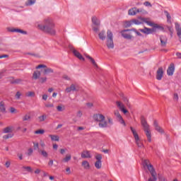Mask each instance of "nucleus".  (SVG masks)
<instances>
[{
  "mask_svg": "<svg viewBox=\"0 0 181 181\" xmlns=\"http://www.w3.org/2000/svg\"><path fill=\"white\" fill-rule=\"evenodd\" d=\"M47 94H44L42 95V100H44V101H46L47 100Z\"/></svg>",
  "mask_w": 181,
  "mask_h": 181,
  "instance_id": "obj_63",
  "label": "nucleus"
},
{
  "mask_svg": "<svg viewBox=\"0 0 181 181\" xmlns=\"http://www.w3.org/2000/svg\"><path fill=\"white\" fill-rule=\"evenodd\" d=\"M49 138H51L52 141H59L60 139V137L59 136L49 134Z\"/></svg>",
  "mask_w": 181,
  "mask_h": 181,
  "instance_id": "obj_36",
  "label": "nucleus"
},
{
  "mask_svg": "<svg viewBox=\"0 0 181 181\" xmlns=\"http://www.w3.org/2000/svg\"><path fill=\"white\" fill-rule=\"evenodd\" d=\"M175 30L177 32V35L178 36L179 41L181 43V27H180V25L178 24V23H175Z\"/></svg>",
  "mask_w": 181,
  "mask_h": 181,
  "instance_id": "obj_17",
  "label": "nucleus"
},
{
  "mask_svg": "<svg viewBox=\"0 0 181 181\" xmlns=\"http://www.w3.org/2000/svg\"><path fill=\"white\" fill-rule=\"evenodd\" d=\"M164 13L167 18V22L168 23H170L172 22L171 21L172 17L170 16V13H169L168 11H164Z\"/></svg>",
  "mask_w": 181,
  "mask_h": 181,
  "instance_id": "obj_29",
  "label": "nucleus"
},
{
  "mask_svg": "<svg viewBox=\"0 0 181 181\" xmlns=\"http://www.w3.org/2000/svg\"><path fill=\"white\" fill-rule=\"evenodd\" d=\"M92 29L93 31L95 32V33H97L98 32V30H100V26H94V25H92Z\"/></svg>",
  "mask_w": 181,
  "mask_h": 181,
  "instance_id": "obj_46",
  "label": "nucleus"
},
{
  "mask_svg": "<svg viewBox=\"0 0 181 181\" xmlns=\"http://www.w3.org/2000/svg\"><path fill=\"white\" fill-rule=\"evenodd\" d=\"M153 125L155 127L156 131H157L160 134H163L164 133L163 129L159 126V124H158V121L154 120Z\"/></svg>",
  "mask_w": 181,
  "mask_h": 181,
  "instance_id": "obj_20",
  "label": "nucleus"
},
{
  "mask_svg": "<svg viewBox=\"0 0 181 181\" xmlns=\"http://www.w3.org/2000/svg\"><path fill=\"white\" fill-rule=\"evenodd\" d=\"M145 23L148 25V26H152L153 28V29H161V30H164V28L158 25V24H155L151 21H145Z\"/></svg>",
  "mask_w": 181,
  "mask_h": 181,
  "instance_id": "obj_16",
  "label": "nucleus"
},
{
  "mask_svg": "<svg viewBox=\"0 0 181 181\" xmlns=\"http://www.w3.org/2000/svg\"><path fill=\"white\" fill-rule=\"evenodd\" d=\"M31 118H32V113L28 112L24 116L23 121H30Z\"/></svg>",
  "mask_w": 181,
  "mask_h": 181,
  "instance_id": "obj_34",
  "label": "nucleus"
},
{
  "mask_svg": "<svg viewBox=\"0 0 181 181\" xmlns=\"http://www.w3.org/2000/svg\"><path fill=\"white\" fill-rule=\"evenodd\" d=\"M81 158L83 159L86 158H91V154L90 153V151H86L81 153Z\"/></svg>",
  "mask_w": 181,
  "mask_h": 181,
  "instance_id": "obj_21",
  "label": "nucleus"
},
{
  "mask_svg": "<svg viewBox=\"0 0 181 181\" xmlns=\"http://www.w3.org/2000/svg\"><path fill=\"white\" fill-rule=\"evenodd\" d=\"M95 158L96 159V162L95 163V168H96V169H101L103 167V155L97 154Z\"/></svg>",
  "mask_w": 181,
  "mask_h": 181,
  "instance_id": "obj_7",
  "label": "nucleus"
},
{
  "mask_svg": "<svg viewBox=\"0 0 181 181\" xmlns=\"http://www.w3.org/2000/svg\"><path fill=\"white\" fill-rule=\"evenodd\" d=\"M23 169L25 170H27L28 172L32 173V168L27 166V167H23Z\"/></svg>",
  "mask_w": 181,
  "mask_h": 181,
  "instance_id": "obj_54",
  "label": "nucleus"
},
{
  "mask_svg": "<svg viewBox=\"0 0 181 181\" xmlns=\"http://www.w3.org/2000/svg\"><path fill=\"white\" fill-rule=\"evenodd\" d=\"M0 111L1 112H6V109L5 108V103H4V101L0 102Z\"/></svg>",
  "mask_w": 181,
  "mask_h": 181,
  "instance_id": "obj_35",
  "label": "nucleus"
},
{
  "mask_svg": "<svg viewBox=\"0 0 181 181\" xmlns=\"http://www.w3.org/2000/svg\"><path fill=\"white\" fill-rule=\"evenodd\" d=\"M121 97H122V100H123L124 103H125L127 104V105H129L128 98L125 97V95H124V94H122Z\"/></svg>",
  "mask_w": 181,
  "mask_h": 181,
  "instance_id": "obj_39",
  "label": "nucleus"
},
{
  "mask_svg": "<svg viewBox=\"0 0 181 181\" xmlns=\"http://www.w3.org/2000/svg\"><path fill=\"white\" fill-rule=\"evenodd\" d=\"M132 21L134 25H141V23H142V22L139 21V20H137V19H134Z\"/></svg>",
  "mask_w": 181,
  "mask_h": 181,
  "instance_id": "obj_52",
  "label": "nucleus"
},
{
  "mask_svg": "<svg viewBox=\"0 0 181 181\" xmlns=\"http://www.w3.org/2000/svg\"><path fill=\"white\" fill-rule=\"evenodd\" d=\"M47 81V78H46V77L40 78L41 83H46Z\"/></svg>",
  "mask_w": 181,
  "mask_h": 181,
  "instance_id": "obj_60",
  "label": "nucleus"
},
{
  "mask_svg": "<svg viewBox=\"0 0 181 181\" xmlns=\"http://www.w3.org/2000/svg\"><path fill=\"white\" fill-rule=\"evenodd\" d=\"M163 77V68L160 67L157 70V75L156 78L159 81L162 80V78Z\"/></svg>",
  "mask_w": 181,
  "mask_h": 181,
  "instance_id": "obj_19",
  "label": "nucleus"
},
{
  "mask_svg": "<svg viewBox=\"0 0 181 181\" xmlns=\"http://www.w3.org/2000/svg\"><path fill=\"white\" fill-rule=\"evenodd\" d=\"M175 73V64H170L167 69L168 76H172Z\"/></svg>",
  "mask_w": 181,
  "mask_h": 181,
  "instance_id": "obj_18",
  "label": "nucleus"
},
{
  "mask_svg": "<svg viewBox=\"0 0 181 181\" xmlns=\"http://www.w3.org/2000/svg\"><path fill=\"white\" fill-rule=\"evenodd\" d=\"M141 122L142 127H144V132L146 134V136L147 137L148 142H152V134L151 133V130L149 129V124H148V122H146L145 117H141Z\"/></svg>",
  "mask_w": 181,
  "mask_h": 181,
  "instance_id": "obj_3",
  "label": "nucleus"
},
{
  "mask_svg": "<svg viewBox=\"0 0 181 181\" xmlns=\"http://www.w3.org/2000/svg\"><path fill=\"white\" fill-rule=\"evenodd\" d=\"M158 180L159 181H168L163 176H162L160 174H158Z\"/></svg>",
  "mask_w": 181,
  "mask_h": 181,
  "instance_id": "obj_49",
  "label": "nucleus"
},
{
  "mask_svg": "<svg viewBox=\"0 0 181 181\" xmlns=\"http://www.w3.org/2000/svg\"><path fill=\"white\" fill-rule=\"evenodd\" d=\"M8 78L10 80L11 84H19L21 81H22V80H21L20 78L13 80L14 79L13 76H11Z\"/></svg>",
  "mask_w": 181,
  "mask_h": 181,
  "instance_id": "obj_24",
  "label": "nucleus"
},
{
  "mask_svg": "<svg viewBox=\"0 0 181 181\" xmlns=\"http://www.w3.org/2000/svg\"><path fill=\"white\" fill-rule=\"evenodd\" d=\"M93 119L96 122H100L101 121H104L105 119V116L102 114H96L93 115Z\"/></svg>",
  "mask_w": 181,
  "mask_h": 181,
  "instance_id": "obj_14",
  "label": "nucleus"
},
{
  "mask_svg": "<svg viewBox=\"0 0 181 181\" xmlns=\"http://www.w3.org/2000/svg\"><path fill=\"white\" fill-rule=\"evenodd\" d=\"M85 56H86V57H87V59H88L90 61V62L95 67H97V63L95 62V60H94V59H93V57H90V55H87V54H85Z\"/></svg>",
  "mask_w": 181,
  "mask_h": 181,
  "instance_id": "obj_31",
  "label": "nucleus"
},
{
  "mask_svg": "<svg viewBox=\"0 0 181 181\" xmlns=\"http://www.w3.org/2000/svg\"><path fill=\"white\" fill-rule=\"evenodd\" d=\"M71 50L73 52L74 56L78 59H79V60H83V62L86 60L84 57H83V55H81V54L78 51H77L76 49H74V47H71Z\"/></svg>",
  "mask_w": 181,
  "mask_h": 181,
  "instance_id": "obj_13",
  "label": "nucleus"
},
{
  "mask_svg": "<svg viewBox=\"0 0 181 181\" xmlns=\"http://www.w3.org/2000/svg\"><path fill=\"white\" fill-rule=\"evenodd\" d=\"M13 137V134L9 133L8 134L3 136V139H9Z\"/></svg>",
  "mask_w": 181,
  "mask_h": 181,
  "instance_id": "obj_40",
  "label": "nucleus"
},
{
  "mask_svg": "<svg viewBox=\"0 0 181 181\" xmlns=\"http://www.w3.org/2000/svg\"><path fill=\"white\" fill-rule=\"evenodd\" d=\"M69 160H71V155L67 154L66 157L63 158L62 162L67 163V162H69Z\"/></svg>",
  "mask_w": 181,
  "mask_h": 181,
  "instance_id": "obj_37",
  "label": "nucleus"
},
{
  "mask_svg": "<svg viewBox=\"0 0 181 181\" xmlns=\"http://www.w3.org/2000/svg\"><path fill=\"white\" fill-rule=\"evenodd\" d=\"M116 105L119 108V111L123 112V114H128V110L125 108V105L122 102L117 100L116 101Z\"/></svg>",
  "mask_w": 181,
  "mask_h": 181,
  "instance_id": "obj_9",
  "label": "nucleus"
},
{
  "mask_svg": "<svg viewBox=\"0 0 181 181\" xmlns=\"http://www.w3.org/2000/svg\"><path fill=\"white\" fill-rule=\"evenodd\" d=\"M33 148H34V151H39V143L38 142H33Z\"/></svg>",
  "mask_w": 181,
  "mask_h": 181,
  "instance_id": "obj_43",
  "label": "nucleus"
},
{
  "mask_svg": "<svg viewBox=\"0 0 181 181\" xmlns=\"http://www.w3.org/2000/svg\"><path fill=\"white\" fill-rule=\"evenodd\" d=\"M115 116L116 117V118H117L118 122H119V124H122V125H123V127H127L125 120H124V118H122V116L121 115V114L119 113V112L118 110L115 111Z\"/></svg>",
  "mask_w": 181,
  "mask_h": 181,
  "instance_id": "obj_8",
  "label": "nucleus"
},
{
  "mask_svg": "<svg viewBox=\"0 0 181 181\" xmlns=\"http://www.w3.org/2000/svg\"><path fill=\"white\" fill-rule=\"evenodd\" d=\"M82 166L84 168V169H90V163L87 160H83L82 162Z\"/></svg>",
  "mask_w": 181,
  "mask_h": 181,
  "instance_id": "obj_33",
  "label": "nucleus"
},
{
  "mask_svg": "<svg viewBox=\"0 0 181 181\" xmlns=\"http://www.w3.org/2000/svg\"><path fill=\"white\" fill-rule=\"evenodd\" d=\"M34 134H35L36 135H43V134H45V130L44 129H39L37 130L35 132H34Z\"/></svg>",
  "mask_w": 181,
  "mask_h": 181,
  "instance_id": "obj_44",
  "label": "nucleus"
},
{
  "mask_svg": "<svg viewBox=\"0 0 181 181\" xmlns=\"http://www.w3.org/2000/svg\"><path fill=\"white\" fill-rule=\"evenodd\" d=\"M144 5H145V6H152V4L149 1H145Z\"/></svg>",
  "mask_w": 181,
  "mask_h": 181,
  "instance_id": "obj_57",
  "label": "nucleus"
},
{
  "mask_svg": "<svg viewBox=\"0 0 181 181\" xmlns=\"http://www.w3.org/2000/svg\"><path fill=\"white\" fill-rule=\"evenodd\" d=\"M62 78L64 79V80H66V81H70V77L69 76H67V75H64L63 76H62Z\"/></svg>",
  "mask_w": 181,
  "mask_h": 181,
  "instance_id": "obj_58",
  "label": "nucleus"
},
{
  "mask_svg": "<svg viewBox=\"0 0 181 181\" xmlns=\"http://www.w3.org/2000/svg\"><path fill=\"white\" fill-rule=\"evenodd\" d=\"M160 42L161 47H166V45H168V37L166 35H160Z\"/></svg>",
  "mask_w": 181,
  "mask_h": 181,
  "instance_id": "obj_11",
  "label": "nucleus"
},
{
  "mask_svg": "<svg viewBox=\"0 0 181 181\" xmlns=\"http://www.w3.org/2000/svg\"><path fill=\"white\" fill-rule=\"evenodd\" d=\"M9 57L8 54H3V55H0V59H6Z\"/></svg>",
  "mask_w": 181,
  "mask_h": 181,
  "instance_id": "obj_59",
  "label": "nucleus"
},
{
  "mask_svg": "<svg viewBox=\"0 0 181 181\" xmlns=\"http://www.w3.org/2000/svg\"><path fill=\"white\" fill-rule=\"evenodd\" d=\"M41 73L39 71H35L33 74V78L34 80H37V78H40Z\"/></svg>",
  "mask_w": 181,
  "mask_h": 181,
  "instance_id": "obj_28",
  "label": "nucleus"
},
{
  "mask_svg": "<svg viewBox=\"0 0 181 181\" xmlns=\"http://www.w3.org/2000/svg\"><path fill=\"white\" fill-rule=\"evenodd\" d=\"M132 25H134L133 21H127L126 23V26H127V28H129L130 26H132Z\"/></svg>",
  "mask_w": 181,
  "mask_h": 181,
  "instance_id": "obj_53",
  "label": "nucleus"
},
{
  "mask_svg": "<svg viewBox=\"0 0 181 181\" xmlns=\"http://www.w3.org/2000/svg\"><path fill=\"white\" fill-rule=\"evenodd\" d=\"M76 117L78 118H81V117H83V112H81V110L78 111L76 113Z\"/></svg>",
  "mask_w": 181,
  "mask_h": 181,
  "instance_id": "obj_51",
  "label": "nucleus"
},
{
  "mask_svg": "<svg viewBox=\"0 0 181 181\" xmlns=\"http://www.w3.org/2000/svg\"><path fill=\"white\" fill-rule=\"evenodd\" d=\"M99 128H107L108 127V122L105 121V119L104 120H101L99 124Z\"/></svg>",
  "mask_w": 181,
  "mask_h": 181,
  "instance_id": "obj_23",
  "label": "nucleus"
},
{
  "mask_svg": "<svg viewBox=\"0 0 181 181\" xmlns=\"http://www.w3.org/2000/svg\"><path fill=\"white\" fill-rule=\"evenodd\" d=\"M33 153V148H30L28 150V152L25 153L26 156H32V154Z\"/></svg>",
  "mask_w": 181,
  "mask_h": 181,
  "instance_id": "obj_41",
  "label": "nucleus"
},
{
  "mask_svg": "<svg viewBox=\"0 0 181 181\" xmlns=\"http://www.w3.org/2000/svg\"><path fill=\"white\" fill-rule=\"evenodd\" d=\"M139 12H142V10L136 8V7H134L129 10V15L134 16L136 15V13H139Z\"/></svg>",
  "mask_w": 181,
  "mask_h": 181,
  "instance_id": "obj_15",
  "label": "nucleus"
},
{
  "mask_svg": "<svg viewBox=\"0 0 181 181\" xmlns=\"http://www.w3.org/2000/svg\"><path fill=\"white\" fill-rule=\"evenodd\" d=\"M98 36L100 40H105V39H107V35H105V30H102L100 33H99Z\"/></svg>",
  "mask_w": 181,
  "mask_h": 181,
  "instance_id": "obj_27",
  "label": "nucleus"
},
{
  "mask_svg": "<svg viewBox=\"0 0 181 181\" xmlns=\"http://www.w3.org/2000/svg\"><path fill=\"white\" fill-rule=\"evenodd\" d=\"M106 46L107 49H114V35L110 30L107 31Z\"/></svg>",
  "mask_w": 181,
  "mask_h": 181,
  "instance_id": "obj_4",
  "label": "nucleus"
},
{
  "mask_svg": "<svg viewBox=\"0 0 181 181\" xmlns=\"http://www.w3.org/2000/svg\"><path fill=\"white\" fill-rule=\"evenodd\" d=\"M35 4H36V0H28L25 5V6H32V5H35Z\"/></svg>",
  "mask_w": 181,
  "mask_h": 181,
  "instance_id": "obj_32",
  "label": "nucleus"
},
{
  "mask_svg": "<svg viewBox=\"0 0 181 181\" xmlns=\"http://www.w3.org/2000/svg\"><path fill=\"white\" fill-rule=\"evenodd\" d=\"M45 105L46 108H53V107H54V105H53V103H45Z\"/></svg>",
  "mask_w": 181,
  "mask_h": 181,
  "instance_id": "obj_48",
  "label": "nucleus"
},
{
  "mask_svg": "<svg viewBox=\"0 0 181 181\" xmlns=\"http://www.w3.org/2000/svg\"><path fill=\"white\" fill-rule=\"evenodd\" d=\"M120 34L127 40H132L134 39V30L133 29H127L122 30L120 31Z\"/></svg>",
  "mask_w": 181,
  "mask_h": 181,
  "instance_id": "obj_5",
  "label": "nucleus"
},
{
  "mask_svg": "<svg viewBox=\"0 0 181 181\" xmlns=\"http://www.w3.org/2000/svg\"><path fill=\"white\" fill-rule=\"evenodd\" d=\"M38 153H40L43 158H47V156H49V153L45 150L38 149Z\"/></svg>",
  "mask_w": 181,
  "mask_h": 181,
  "instance_id": "obj_30",
  "label": "nucleus"
},
{
  "mask_svg": "<svg viewBox=\"0 0 181 181\" xmlns=\"http://www.w3.org/2000/svg\"><path fill=\"white\" fill-rule=\"evenodd\" d=\"M144 168H147L148 170L150 172L152 177L148 178V181H156L158 180V177H156V170L153 168V165L151 164L149 160H144L143 163Z\"/></svg>",
  "mask_w": 181,
  "mask_h": 181,
  "instance_id": "obj_2",
  "label": "nucleus"
},
{
  "mask_svg": "<svg viewBox=\"0 0 181 181\" xmlns=\"http://www.w3.org/2000/svg\"><path fill=\"white\" fill-rule=\"evenodd\" d=\"M7 31L10 32V33H22L23 34V30H21L19 28L8 27L6 28Z\"/></svg>",
  "mask_w": 181,
  "mask_h": 181,
  "instance_id": "obj_12",
  "label": "nucleus"
},
{
  "mask_svg": "<svg viewBox=\"0 0 181 181\" xmlns=\"http://www.w3.org/2000/svg\"><path fill=\"white\" fill-rule=\"evenodd\" d=\"M107 121H108V123H109L110 125H112L113 122H112V119L111 117H108V118H107Z\"/></svg>",
  "mask_w": 181,
  "mask_h": 181,
  "instance_id": "obj_61",
  "label": "nucleus"
},
{
  "mask_svg": "<svg viewBox=\"0 0 181 181\" xmlns=\"http://www.w3.org/2000/svg\"><path fill=\"white\" fill-rule=\"evenodd\" d=\"M46 67H47V66L45 64H40V65L37 66L35 67V69L37 70L39 69H46Z\"/></svg>",
  "mask_w": 181,
  "mask_h": 181,
  "instance_id": "obj_47",
  "label": "nucleus"
},
{
  "mask_svg": "<svg viewBox=\"0 0 181 181\" xmlns=\"http://www.w3.org/2000/svg\"><path fill=\"white\" fill-rule=\"evenodd\" d=\"M26 97H35V92H28L25 93Z\"/></svg>",
  "mask_w": 181,
  "mask_h": 181,
  "instance_id": "obj_45",
  "label": "nucleus"
},
{
  "mask_svg": "<svg viewBox=\"0 0 181 181\" xmlns=\"http://www.w3.org/2000/svg\"><path fill=\"white\" fill-rule=\"evenodd\" d=\"M57 110L59 112H62V111H64V107H62V105H59V106L57 107Z\"/></svg>",
  "mask_w": 181,
  "mask_h": 181,
  "instance_id": "obj_50",
  "label": "nucleus"
},
{
  "mask_svg": "<svg viewBox=\"0 0 181 181\" xmlns=\"http://www.w3.org/2000/svg\"><path fill=\"white\" fill-rule=\"evenodd\" d=\"M21 95H22V94L21 93V92L18 91L16 94V100H20L21 99Z\"/></svg>",
  "mask_w": 181,
  "mask_h": 181,
  "instance_id": "obj_55",
  "label": "nucleus"
},
{
  "mask_svg": "<svg viewBox=\"0 0 181 181\" xmlns=\"http://www.w3.org/2000/svg\"><path fill=\"white\" fill-rule=\"evenodd\" d=\"M36 28L45 32V33H49V35H56V30H54V22L51 18H47L44 21V25L40 23L35 24Z\"/></svg>",
  "mask_w": 181,
  "mask_h": 181,
  "instance_id": "obj_1",
  "label": "nucleus"
},
{
  "mask_svg": "<svg viewBox=\"0 0 181 181\" xmlns=\"http://www.w3.org/2000/svg\"><path fill=\"white\" fill-rule=\"evenodd\" d=\"M13 132V127H7L3 129V134H11Z\"/></svg>",
  "mask_w": 181,
  "mask_h": 181,
  "instance_id": "obj_25",
  "label": "nucleus"
},
{
  "mask_svg": "<svg viewBox=\"0 0 181 181\" xmlns=\"http://www.w3.org/2000/svg\"><path fill=\"white\" fill-rule=\"evenodd\" d=\"M175 54H176L177 59H181V53L180 52H177Z\"/></svg>",
  "mask_w": 181,
  "mask_h": 181,
  "instance_id": "obj_64",
  "label": "nucleus"
},
{
  "mask_svg": "<svg viewBox=\"0 0 181 181\" xmlns=\"http://www.w3.org/2000/svg\"><path fill=\"white\" fill-rule=\"evenodd\" d=\"M139 31L141 32V33H144V35H151L153 32H156V30L155 28H148L144 27V29H139Z\"/></svg>",
  "mask_w": 181,
  "mask_h": 181,
  "instance_id": "obj_10",
  "label": "nucleus"
},
{
  "mask_svg": "<svg viewBox=\"0 0 181 181\" xmlns=\"http://www.w3.org/2000/svg\"><path fill=\"white\" fill-rule=\"evenodd\" d=\"M53 163H54V161L53 160H49V163H48V166H53Z\"/></svg>",
  "mask_w": 181,
  "mask_h": 181,
  "instance_id": "obj_62",
  "label": "nucleus"
},
{
  "mask_svg": "<svg viewBox=\"0 0 181 181\" xmlns=\"http://www.w3.org/2000/svg\"><path fill=\"white\" fill-rule=\"evenodd\" d=\"M49 73H54V71L52 68H46L45 70H44V74L46 75V74H49Z\"/></svg>",
  "mask_w": 181,
  "mask_h": 181,
  "instance_id": "obj_38",
  "label": "nucleus"
},
{
  "mask_svg": "<svg viewBox=\"0 0 181 181\" xmlns=\"http://www.w3.org/2000/svg\"><path fill=\"white\" fill-rule=\"evenodd\" d=\"M46 118H47V116H46V115H43L42 116L38 117V119L40 122H43V121H45Z\"/></svg>",
  "mask_w": 181,
  "mask_h": 181,
  "instance_id": "obj_42",
  "label": "nucleus"
},
{
  "mask_svg": "<svg viewBox=\"0 0 181 181\" xmlns=\"http://www.w3.org/2000/svg\"><path fill=\"white\" fill-rule=\"evenodd\" d=\"M66 93H71V91H77V88H76V85L71 84L70 87H68L65 89Z\"/></svg>",
  "mask_w": 181,
  "mask_h": 181,
  "instance_id": "obj_22",
  "label": "nucleus"
},
{
  "mask_svg": "<svg viewBox=\"0 0 181 181\" xmlns=\"http://www.w3.org/2000/svg\"><path fill=\"white\" fill-rule=\"evenodd\" d=\"M92 23L95 26H100V20H98V18H97V17H95V16L92 17Z\"/></svg>",
  "mask_w": 181,
  "mask_h": 181,
  "instance_id": "obj_26",
  "label": "nucleus"
},
{
  "mask_svg": "<svg viewBox=\"0 0 181 181\" xmlns=\"http://www.w3.org/2000/svg\"><path fill=\"white\" fill-rule=\"evenodd\" d=\"M133 33L136 34L137 36H142V34H141V33L138 32V31L136 30V29H135V28H133Z\"/></svg>",
  "mask_w": 181,
  "mask_h": 181,
  "instance_id": "obj_56",
  "label": "nucleus"
},
{
  "mask_svg": "<svg viewBox=\"0 0 181 181\" xmlns=\"http://www.w3.org/2000/svg\"><path fill=\"white\" fill-rule=\"evenodd\" d=\"M130 129L133 134L135 144L137 145L138 148H144V143L141 141V139H139V135H138V133L136 132V130L134 129V127H131Z\"/></svg>",
  "mask_w": 181,
  "mask_h": 181,
  "instance_id": "obj_6",
  "label": "nucleus"
}]
</instances>
